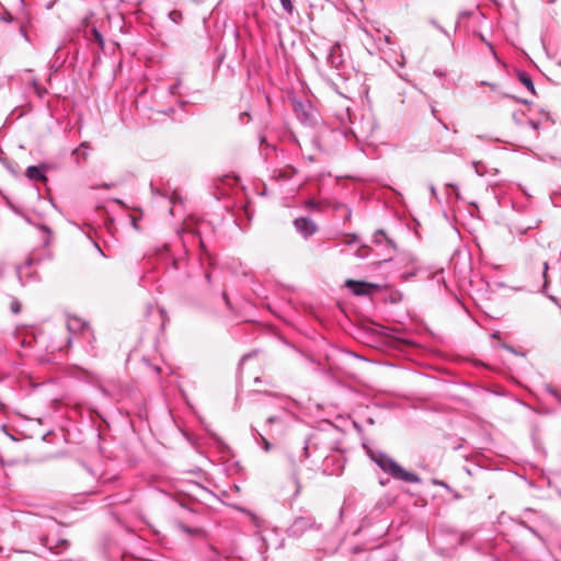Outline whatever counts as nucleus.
I'll return each instance as SVG.
<instances>
[{
    "mask_svg": "<svg viewBox=\"0 0 561 561\" xmlns=\"http://www.w3.org/2000/svg\"><path fill=\"white\" fill-rule=\"evenodd\" d=\"M368 456L385 473L390 476L394 480L408 482V483H420L421 478L410 471L402 468L393 458L380 450H369Z\"/></svg>",
    "mask_w": 561,
    "mask_h": 561,
    "instance_id": "f257e3e1",
    "label": "nucleus"
},
{
    "mask_svg": "<svg viewBox=\"0 0 561 561\" xmlns=\"http://www.w3.org/2000/svg\"><path fill=\"white\" fill-rule=\"evenodd\" d=\"M320 530V525L310 514L297 516L287 528V535L290 538H300L308 531Z\"/></svg>",
    "mask_w": 561,
    "mask_h": 561,
    "instance_id": "f03ea898",
    "label": "nucleus"
},
{
    "mask_svg": "<svg viewBox=\"0 0 561 561\" xmlns=\"http://www.w3.org/2000/svg\"><path fill=\"white\" fill-rule=\"evenodd\" d=\"M327 64L339 72L344 68V58L340 43H334L330 47L327 55Z\"/></svg>",
    "mask_w": 561,
    "mask_h": 561,
    "instance_id": "7ed1b4c3",
    "label": "nucleus"
},
{
    "mask_svg": "<svg viewBox=\"0 0 561 561\" xmlns=\"http://www.w3.org/2000/svg\"><path fill=\"white\" fill-rule=\"evenodd\" d=\"M67 329L72 334L82 333L83 335H87L89 337L93 336V332L90 329L89 324L83 319H81L79 317H75V316L68 317Z\"/></svg>",
    "mask_w": 561,
    "mask_h": 561,
    "instance_id": "20e7f679",
    "label": "nucleus"
},
{
    "mask_svg": "<svg viewBox=\"0 0 561 561\" xmlns=\"http://www.w3.org/2000/svg\"><path fill=\"white\" fill-rule=\"evenodd\" d=\"M296 230L304 237L309 238L318 230L316 222L309 217H299L294 220Z\"/></svg>",
    "mask_w": 561,
    "mask_h": 561,
    "instance_id": "39448f33",
    "label": "nucleus"
},
{
    "mask_svg": "<svg viewBox=\"0 0 561 561\" xmlns=\"http://www.w3.org/2000/svg\"><path fill=\"white\" fill-rule=\"evenodd\" d=\"M42 545L53 553H60L69 547V542L66 539H53L48 536L41 538Z\"/></svg>",
    "mask_w": 561,
    "mask_h": 561,
    "instance_id": "423d86ee",
    "label": "nucleus"
},
{
    "mask_svg": "<svg viewBox=\"0 0 561 561\" xmlns=\"http://www.w3.org/2000/svg\"><path fill=\"white\" fill-rule=\"evenodd\" d=\"M345 285L356 296L368 295L370 289L376 287L374 284L354 279H347Z\"/></svg>",
    "mask_w": 561,
    "mask_h": 561,
    "instance_id": "0eeeda50",
    "label": "nucleus"
},
{
    "mask_svg": "<svg viewBox=\"0 0 561 561\" xmlns=\"http://www.w3.org/2000/svg\"><path fill=\"white\" fill-rule=\"evenodd\" d=\"M46 165L42 164V165H30L27 169H26V176L28 180L31 181H39V182H46L47 181V176H46Z\"/></svg>",
    "mask_w": 561,
    "mask_h": 561,
    "instance_id": "6e6552de",
    "label": "nucleus"
},
{
    "mask_svg": "<svg viewBox=\"0 0 561 561\" xmlns=\"http://www.w3.org/2000/svg\"><path fill=\"white\" fill-rule=\"evenodd\" d=\"M386 549L376 547L369 551L368 561H394L391 557L386 558Z\"/></svg>",
    "mask_w": 561,
    "mask_h": 561,
    "instance_id": "1a4fd4ad",
    "label": "nucleus"
},
{
    "mask_svg": "<svg viewBox=\"0 0 561 561\" xmlns=\"http://www.w3.org/2000/svg\"><path fill=\"white\" fill-rule=\"evenodd\" d=\"M373 241L376 244L386 243L388 248H394L393 241L387 237L382 229H379L374 233Z\"/></svg>",
    "mask_w": 561,
    "mask_h": 561,
    "instance_id": "9d476101",
    "label": "nucleus"
},
{
    "mask_svg": "<svg viewBox=\"0 0 561 561\" xmlns=\"http://www.w3.org/2000/svg\"><path fill=\"white\" fill-rule=\"evenodd\" d=\"M518 80L529 90L533 94H536L535 84L531 78L525 72L519 71L517 73Z\"/></svg>",
    "mask_w": 561,
    "mask_h": 561,
    "instance_id": "9b49d317",
    "label": "nucleus"
},
{
    "mask_svg": "<svg viewBox=\"0 0 561 561\" xmlns=\"http://www.w3.org/2000/svg\"><path fill=\"white\" fill-rule=\"evenodd\" d=\"M33 265V260L28 259L25 261V263L21 266L18 267V277H19V280L21 283V285H25L27 283L26 279H24V276H27V274L25 273V271L27 268H30L31 266Z\"/></svg>",
    "mask_w": 561,
    "mask_h": 561,
    "instance_id": "f8f14e48",
    "label": "nucleus"
},
{
    "mask_svg": "<svg viewBox=\"0 0 561 561\" xmlns=\"http://www.w3.org/2000/svg\"><path fill=\"white\" fill-rule=\"evenodd\" d=\"M91 149L90 145L87 141H83L80 144L79 147H77L73 150V154H76L78 158L82 157L83 159L87 158L88 151Z\"/></svg>",
    "mask_w": 561,
    "mask_h": 561,
    "instance_id": "ddd939ff",
    "label": "nucleus"
},
{
    "mask_svg": "<svg viewBox=\"0 0 561 561\" xmlns=\"http://www.w3.org/2000/svg\"><path fill=\"white\" fill-rule=\"evenodd\" d=\"M252 432L255 437L261 439L264 450L268 451L272 448L271 443L256 428H252Z\"/></svg>",
    "mask_w": 561,
    "mask_h": 561,
    "instance_id": "4468645a",
    "label": "nucleus"
},
{
    "mask_svg": "<svg viewBox=\"0 0 561 561\" xmlns=\"http://www.w3.org/2000/svg\"><path fill=\"white\" fill-rule=\"evenodd\" d=\"M169 19L175 23V24H180L183 20V14L181 11L179 10H172L169 12L168 14Z\"/></svg>",
    "mask_w": 561,
    "mask_h": 561,
    "instance_id": "2eb2a0df",
    "label": "nucleus"
},
{
    "mask_svg": "<svg viewBox=\"0 0 561 561\" xmlns=\"http://www.w3.org/2000/svg\"><path fill=\"white\" fill-rule=\"evenodd\" d=\"M91 33L93 35V38L95 39V42L100 45L101 48L104 47V38H103V35L99 32V30L96 27H92L91 28Z\"/></svg>",
    "mask_w": 561,
    "mask_h": 561,
    "instance_id": "dca6fc26",
    "label": "nucleus"
},
{
    "mask_svg": "<svg viewBox=\"0 0 561 561\" xmlns=\"http://www.w3.org/2000/svg\"><path fill=\"white\" fill-rule=\"evenodd\" d=\"M369 247L367 245H360L356 251V256L359 259H365L368 256Z\"/></svg>",
    "mask_w": 561,
    "mask_h": 561,
    "instance_id": "f3484780",
    "label": "nucleus"
},
{
    "mask_svg": "<svg viewBox=\"0 0 561 561\" xmlns=\"http://www.w3.org/2000/svg\"><path fill=\"white\" fill-rule=\"evenodd\" d=\"M279 1H280L282 8L287 13L291 14L294 11V4H293L291 0H279Z\"/></svg>",
    "mask_w": 561,
    "mask_h": 561,
    "instance_id": "a211bd4d",
    "label": "nucleus"
},
{
    "mask_svg": "<svg viewBox=\"0 0 561 561\" xmlns=\"http://www.w3.org/2000/svg\"><path fill=\"white\" fill-rule=\"evenodd\" d=\"M546 390L561 403V394L554 388H552L551 386H547Z\"/></svg>",
    "mask_w": 561,
    "mask_h": 561,
    "instance_id": "6ab92c4d",
    "label": "nucleus"
},
{
    "mask_svg": "<svg viewBox=\"0 0 561 561\" xmlns=\"http://www.w3.org/2000/svg\"><path fill=\"white\" fill-rule=\"evenodd\" d=\"M359 241V238L357 234L355 233H352V234H346V240H345V243L346 244H353V243H357Z\"/></svg>",
    "mask_w": 561,
    "mask_h": 561,
    "instance_id": "aec40b11",
    "label": "nucleus"
},
{
    "mask_svg": "<svg viewBox=\"0 0 561 561\" xmlns=\"http://www.w3.org/2000/svg\"><path fill=\"white\" fill-rule=\"evenodd\" d=\"M472 167L478 175H483L484 168L480 162L473 161Z\"/></svg>",
    "mask_w": 561,
    "mask_h": 561,
    "instance_id": "412c9836",
    "label": "nucleus"
},
{
    "mask_svg": "<svg viewBox=\"0 0 561 561\" xmlns=\"http://www.w3.org/2000/svg\"><path fill=\"white\" fill-rule=\"evenodd\" d=\"M180 85H181V80H178L175 83L171 84V85L169 87V93H170L171 95L176 94L178 89L180 88Z\"/></svg>",
    "mask_w": 561,
    "mask_h": 561,
    "instance_id": "4be33fe9",
    "label": "nucleus"
},
{
    "mask_svg": "<svg viewBox=\"0 0 561 561\" xmlns=\"http://www.w3.org/2000/svg\"><path fill=\"white\" fill-rule=\"evenodd\" d=\"M11 310L13 313H19L21 311V304L18 300H13L11 302Z\"/></svg>",
    "mask_w": 561,
    "mask_h": 561,
    "instance_id": "5701e85b",
    "label": "nucleus"
},
{
    "mask_svg": "<svg viewBox=\"0 0 561 561\" xmlns=\"http://www.w3.org/2000/svg\"><path fill=\"white\" fill-rule=\"evenodd\" d=\"M528 124H529V126H530L533 129H535V130H537V129L539 128V125H540V123H539V122H536V121H533V119H529V121H528Z\"/></svg>",
    "mask_w": 561,
    "mask_h": 561,
    "instance_id": "b1692460",
    "label": "nucleus"
},
{
    "mask_svg": "<svg viewBox=\"0 0 561 561\" xmlns=\"http://www.w3.org/2000/svg\"><path fill=\"white\" fill-rule=\"evenodd\" d=\"M279 176L284 179H290L291 174L286 171H279Z\"/></svg>",
    "mask_w": 561,
    "mask_h": 561,
    "instance_id": "393cba45",
    "label": "nucleus"
},
{
    "mask_svg": "<svg viewBox=\"0 0 561 561\" xmlns=\"http://www.w3.org/2000/svg\"><path fill=\"white\" fill-rule=\"evenodd\" d=\"M279 419L277 416H270L267 420H266V423L267 424H272V423H275L277 422Z\"/></svg>",
    "mask_w": 561,
    "mask_h": 561,
    "instance_id": "a878e982",
    "label": "nucleus"
},
{
    "mask_svg": "<svg viewBox=\"0 0 561 561\" xmlns=\"http://www.w3.org/2000/svg\"><path fill=\"white\" fill-rule=\"evenodd\" d=\"M481 84L490 87L492 90L496 89V84L482 81Z\"/></svg>",
    "mask_w": 561,
    "mask_h": 561,
    "instance_id": "bb28decb",
    "label": "nucleus"
},
{
    "mask_svg": "<svg viewBox=\"0 0 561 561\" xmlns=\"http://www.w3.org/2000/svg\"><path fill=\"white\" fill-rule=\"evenodd\" d=\"M543 268H545L543 270V277H545V282L547 283V271H548V263L547 262L543 263Z\"/></svg>",
    "mask_w": 561,
    "mask_h": 561,
    "instance_id": "cd10ccee",
    "label": "nucleus"
},
{
    "mask_svg": "<svg viewBox=\"0 0 561 561\" xmlns=\"http://www.w3.org/2000/svg\"><path fill=\"white\" fill-rule=\"evenodd\" d=\"M252 356V354H245L242 356L241 360H240V365H242L248 358H250Z\"/></svg>",
    "mask_w": 561,
    "mask_h": 561,
    "instance_id": "c85d7f7f",
    "label": "nucleus"
},
{
    "mask_svg": "<svg viewBox=\"0 0 561 561\" xmlns=\"http://www.w3.org/2000/svg\"><path fill=\"white\" fill-rule=\"evenodd\" d=\"M430 190H431V194L434 196V197H437V192H436V188L434 185H431L430 186Z\"/></svg>",
    "mask_w": 561,
    "mask_h": 561,
    "instance_id": "c756f323",
    "label": "nucleus"
},
{
    "mask_svg": "<svg viewBox=\"0 0 561 561\" xmlns=\"http://www.w3.org/2000/svg\"><path fill=\"white\" fill-rule=\"evenodd\" d=\"M488 46L490 47V50H491V53L493 54V56H494L495 58H497V57H496V53H495L494 47H493L490 43H488Z\"/></svg>",
    "mask_w": 561,
    "mask_h": 561,
    "instance_id": "7c9ffc66",
    "label": "nucleus"
},
{
    "mask_svg": "<svg viewBox=\"0 0 561 561\" xmlns=\"http://www.w3.org/2000/svg\"><path fill=\"white\" fill-rule=\"evenodd\" d=\"M295 483H296V486H297V489H296V494H298V493H299V490H300V485H299V481H298V479H297V478H295Z\"/></svg>",
    "mask_w": 561,
    "mask_h": 561,
    "instance_id": "2f4dec72",
    "label": "nucleus"
},
{
    "mask_svg": "<svg viewBox=\"0 0 561 561\" xmlns=\"http://www.w3.org/2000/svg\"><path fill=\"white\" fill-rule=\"evenodd\" d=\"M433 24L440 31L443 32L444 34L448 35L447 32L439 25H436L435 22H433Z\"/></svg>",
    "mask_w": 561,
    "mask_h": 561,
    "instance_id": "473e14b6",
    "label": "nucleus"
},
{
    "mask_svg": "<svg viewBox=\"0 0 561 561\" xmlns=\"http://www.w3.org/2000/svg\"><path fill=\"white\" fill-rule=\"evenodd\" d=\"M531 228H533L531 226L520 227L519 230L523 232H526L528 229H531Z\"/></svg>",
    "mask_w": 561,
    "mask_h": 561,
    "instance_id": "72a5a7b5",
    "label": "nucleus"
},
{
    "mask_svg": "<svg viewBox=\"0 0 561 561\" xmlns=\"http://www.w3.org/2000/svg\"><path fill=\"white\" fill-rule=\"evenodd\" d=\"M94 247L98 249V251H100V253H101L102 255H104V253L102 252V250L100 249V247H99V244H98V243H94Z\"/></svg>",
    "mask_w": 561,
    "mask_h": 561,
    "instance_id": "f704fd0d",
    "label": "nucleus"
},
{
    "mask_svg": "<svg viewBox=\"0 0 561 561\" xmlns=\"http://www.w3.org/2000/svg\"><path fill=\"white\" fill-rule=\"evenodd\" d=\"M529 530H530L534 535L538 536L537 531H536L534 528L529 527Z\"/></svg>",
    "mask_w": 561,
    "mask_h": 561,
    "instance_id": "c9c22d12",
    "label": "nucleus"
},
{
    "mask_svg": "<svg viewBox=\"0 0 561 561\" xmlns=\"http://www.w3.org/2000/svg\"><path fill=\"white\" fill-rule=\"evenodd\" d=\"M518 101L524 103V104H529V102L527 100H518Z\"/></svg>",
    "mask_w": 561,
    "mask_h": 561,
    "instance_id": "e433bc0d",
    "label": "nucleus"
},
{
    "mask_svg": "<svg viewBox=\"0 0 561 561\" xmlns=\"http://www.w3.org/2000/svg\"><path fill=\"white\" fill-rule=\"evenodd\" d=\"M243 116H249V114H248L247 112H243V113L241 114V118H242Z\"/></svg>",
    "mask_w": 561,
    "mask_h": 561,
    "instance_id": "4c0bfd02",
    "label": "nucleus"
},
{
    "mask_svg": "<svg viewBox=\"0 0 561 561\" xmlns=\"http://www.w3.org/2000/svg\"><path fill=\"white\" fill-rule=\"evenodd\" d=\"M556 0H550L551 3H553Z\"/></svg>",
    "mask_w": 561,
    "mask_h": 561,
    "instance_id": "58836bf2",
    "label": "nucleus"
}]
</instances>
